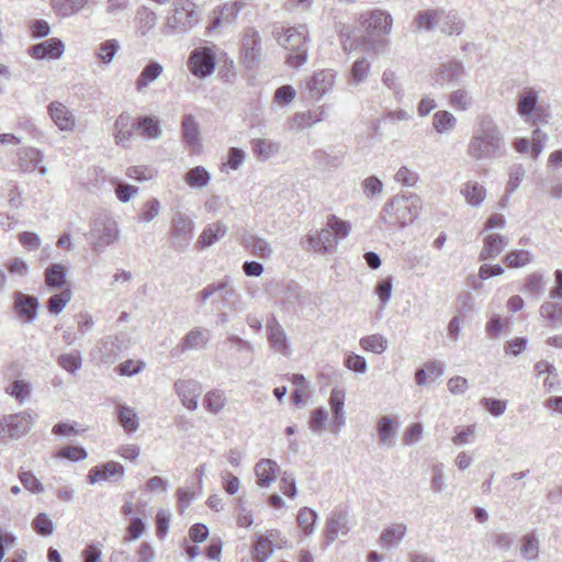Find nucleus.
<instances>
[{"label":"nucleus","instance_id":"nucleus-1","mask_svg":"<svg viewBox=\"0 0 562 562\" xmlns=\"http://www.w3.org/2000/svg\"><path fill=\"white\" fill-rule=\"evenodd\" d=\"M506 153L504 135L490 115H481L467 147V154L474 160L502 157Z\"/></svg>","mask_w":562,"mask_h":562},{"label":"nucleus","instance_id":"nucleus-2","mask_svg":"<svg viewBox=\"0 0 562 562\" xmlns=\"http://www.w3.org/2000/svg\"><path fill=\"white\" fill-rule=\"evenodd\" d=\"M360 25L364 31L362 45L370 53H382L387 46L385 36L391 34L393 18L381 9H373L360 15Z\"/></svg>","mask_w":562,"mask_h":562},{"label":"nucleus","instance_id":"nucleus-3","mask_svg":"<svg viewBox=\"0 0 562 562\" xmlns=\"http://www.w3.org/2000/svg\"><path fill=\"white\" fill-rule=\"evenodd\" d=\"M420 206L422 200L417 194H396L384 204L380 217L390 227H404L418 217Z\"/></svg>","mask_w":562,"mask_h":562},{"label":"nucleus","instance_id":"nucleus-4","mask_svg":"<svg viewBox=\"0 0 562 562\" xmlns=\"http://www.w3.org/2000/svg\"><path fill=\"white\" fill-rule=\"evenodd\" d=\"M273 35L276 36L279 45L289 52L285 58V63L289 66L299 68L306 63L308 56V46L307 29L305 25H300L297 27L290 26L282 29L281 32L279 31V27L276 26L273 30Z\"/></svg>","mask_w":562,"mask_h":562},{"label":"nucleus","instance_id":"nucleus-5","mask_svg":"<svg viewBox=\"0 0 562 562\" xmlns=\"http://www.w3.org/2000/svg\"><path fill=\"white\" fill-rule=\"evenodd\" d=\"M200 22L196 5L191 0H175L172 14L166 20L164 33L169 36L180 35L191 31Z\"/></svg>","mask_w":562,"mask_h":562},{"label":"nucleus","instance_id":"nucleus-6","mask_svg":"<svg viewBox=\"0 0 562 562\" xmlns=\"http://www.w3.org/2000/svg\"><path fill=\"white\" fill-rule=\"evenodd\" d=\"M194 221L186 213L177 211L171 218L170 241L175 250L184 251L193 238Z\"/></svg>","mask_w":562,"mask_h":562},{"label":"nucleus","instance_id":"nucleus-7","mask_svg":"<svg viewBox=\"0 0 562 562\" xmlns=\"http://www.w3.org/2000/svg\"><path fill=\"white\" fill-rule=\"evenodd\" d=\"M92 247L95 251H103L119 238L116 222L111 217H98L93 221L90 232Z\"/></svg>","mask_w":562,"mask_h":562},{"label":"nucleus","instance_id":"nucleus-8","mask_svg":"<svg viewBox=\"0 0 562 562\" xmlns=\"http://www.w3.org/2000/svg\"><path fill=\"white\" fill-rule=\"evenodd\" d=\"M188 67L198 78H206L215 69V54L212 48L203 46L194 48L189 58Z\"/></svg>","mask_w":562,"mask_h":562},{"label":"nucleus","instance_id":"nucleus-9","mask_svg":"<svg viewBox=\"0 0 562 562\" xmlns=\"http://www.w3.org/2000/svg\"><path fill=\"white\" fill-rule=\"evenodd\" d=\"M261 37L252 27L245 30L241 40V57L247 68H254L260 60Z\"/></svg>","mask_w":562,"mask_h":562},{"label":"nucleus","instance_id":"nucleus-10","mask_svg":"<svg viewBox=\"0 0 562 562\" xmlns=\"http://www.w3.org/2000/svg\"><path fill=\"white\" fill-rule=\"evenodd\" d=\"M173 390L187 409L193 412L198 408V398L202 393V386L198 381L192 379L177 380Z\"/></svg>","mask_w":562,"mask_h":562},{"label":"nucleus","instance_id":"nucleus-11","mask_svg":"<svg viewBox=\"0 0 562 562\" xmlns=\"http://www.w3.org/2000/svg\"><path fill=\"white\" fill-rule=\"evenodd\" d=\"M209 340L210 331L207 329L202 327H194L184 335V337L181 339V342L176 348H173L170 353L172 357H179L189 350L202 349L206 346Z\"/></svg>","mask_w":562,"mask_h":562},{"label":"nucleus","instance_id":"nucleus-12","mask_svg":"<svg viewBox=\"0 0 562 562\" xmlns=\"http://www.w3.org/2000/svg\"><path fill=\"white\" fill-rule=\"evenodd\" d=\"M538 91H536L532 88L527 89L519 95V100L517 103V112L526 121L529 120L532 115H536V121L547 123V119L543 117L544 111L541 108H538Z\"/></svg>","mask_w":562,"mask_h":562},{"label":"nucleus","instance_id":"nucleus-13","mask_svg":"<svg viewBox=\"0 0 562 562\" xmlns=\"http://www.w3.org/2000/svg\"><path fill=\"white\" fill-rule=\"evenodd\" d=\"M336 74L331 69H324L315 72L307 82L308 95L319 100L331 91L335 85Z\"/></svg>","mask_w":562,"mask_h":562},{"label":"nucleus","instance_id":"nucleus-14","mask_svg":"<svg viewBox=\"0 0 562 562\" xmlns=\"http://www.w3.org/2000/svg\"><path fill=\"white\" fill-rule=\"evenodd\" d=\"M267 339L273 351L282 356L290 355V340L283 327L280 325L276 317H271L267 322Z\"/></svg>","mask_w":562,"mask_h":562},{"label":"nucleus","instance_id":"nucleus-15","mask_svg":"<svg viewBox=\"0 0 562 562\" xmlns=\"http://www.w3.org/2000/svg\"><path fill=\"white\" fill-rule=\"evenodd\" d=\"M240 245L260 259H269L273 254V248L266 238L249 231H244L240 235Z\"/></svg>","mask_w":562,"mask_h":562},{"label":"nucleus","instance_id":"nucleus-16","mask_svg":"<svg viewBox=\"0 0 562 562\" xmlns=\"http://www.w3.org/2000/svg\"><path fill=\"white\" fill-rule=\"evenodd\" d=\"M32 418L26 413L4 416L1 420L2 431L11 439H18L29 432Z\"/></svg>","mask_w":562,"mask_h":562},{"label":"nucleus","instance_id":"nucleus-17","mask_svg":"<svg viewBox=\"0 0 562 562\" xmlns=\"http://www.w3.org/2000/svg\"><path fill=\"white\" fill-rule=\"evenodd\" d=\"M349 530L348 513L342 509L334 510L326 522L325 546L333 543L340 535H347Z\"/></svg>","mask_w":562,"mask_h":562},{"label":"nucleus","instance_id":"nucleus-18","mask_svg":"<svg viewBox=\"0 0 562 562\" xmlns=\"http://www.w3.org/2000/svg\"><path fill=\"white\" fill-rule=\"evenodd\" d=\"M48 114L61 132H71L76 126L74 113L61 102L53 101L47 106Z\"/></svg>","mask_w":562,"mask_h":562},{"label":"nucleus","instance_id":"nucleus-19","mask_svg":"<svg viewBox=\"0 0 562 562\" xmlns=\"http://www.w3.org/2000/svg\"><path fill=\"white\" fill-rule=\"evenodd\" d=\"M467 72L463 64L459 60H450L439 66L436 71V81L439 85L451 83L459 85L464 81Z\"/></svg>","mask_w":562,"mask_h":562},{"label":"nucleus","instance_id":"nucleus-20","mask_svg":"<svg viewBox=\"0 0 562 562\" xmlns=\"http://www.w3.org/2000/svg\"><path fill=\"white\" fill-rule=\"evenodd\" d=\"M307 249L323 254H333L337 249L338 239L329 227L321 229L316 235H307Z\"/></svg>","mask_w":562,"mask_h":562},{"label":"nucleus","instance_id":"nucleus-21","mask_svg":"<svg viewBox=\"0 0 562 562\" xmlns=\"http://www.w3.org/2000/svg\"><path fill=\"white\" fill-rule=\"evenodd\" d=\"M65 50V45L57 37L48 38L42 43L32 45L29 48V55L35 59H58Z\"/></svg>","mask_w":562,"mask_h":562},{"label":"nucleus","instance_id":"nucleus-22","mask_svg":"<svg viewBox=\"0 0 562 562\" xmlns=\"http://www.w3.org/2000/svg\"><path fill=\"white\" fill-rule=\"evenodd\" d=\"M136 130V123L127 112L121 113L114 123L115 143L123 147H128Z\"/></svg>","mask_w":562,"mask_h":562},{"label":"nucleus","instance_id":"nucleus-23","mask_svg":"<svg viewBox=\"0 0 562 562\" xmlns=\"http://www.w3.org/2000/svg\"><path fill=\"white\" fill-rule=\"evenodd\" d=\"M398 426L400 423L396 416L385 415L380 417L376 424L380 445L386 448L393 447Z\"/></svg>","mask_w":562,"mask_h":562},{"label":"nucleus","instance_id":"nucleus-24","mask_svg":"<svg viewBox=\"0 0 562 562\" xmlns=\"http://www.w3.org/2000/svg\"><path fill=\"white\" fill-rule=\"evenodd\" d=\"M122 479L124 476V467L115 461H109L101 467H93L88 473V480L91 484L100 481H113L114 476Z\"/></svg>","mask_w":562,"mask_h":562},{"label":"nucleus","instance_id":"nucleus-25","mask_svg":"<svg viewBox=\"0 0 562 562\" xmlns=\"http://www.w3.org/2000/svg\"><path fill=\"white\" fill-rule=\"evenodd\" d=\"M14 308L21 317H24L26 322H33L37 316L38 300L30 294L22 292L14 293Z\"/></svg>","mask_w":562,"mask_h":562},{"label":"nucleus","instance_id":"nucleus-26","mask_svg":"<svg viewBox=\"0 0 562 562\" xmlns=\"http://www.w3.org/2000/svg\"><path fill=\"white\" fill-rule=\"evenodd\" d=\"M227 225L223 222H214L205 226L196 240L200 249L209 248L227 234Z\"/></svg>","mask_w":562,"mask_h":562},{"label":"nucleus","instance_id":"nucleus-27","mask_svg":"<svg viewBox=\"0 0 562 562\" xmlns=\"http://www.w3.org/2000/svg\"><path fill=\"white\" fill-rule=\"evenodd\" d=\"M280 468L278 463L271 459H261L255 465V474L257 484L260 487H269L276 480Z\"/></svg>","mask_w":562,"mask_h":562},{"label":"nucleus","instance_id":"nucleus-28","mask_svg":"<svg viewBox=\"0 0 562 562\" xmlns=\"http://www.w3.org/2000/svg\"><path fill=\"white\" fill-rule=\"evenodd\" d=\"M508 245V238L499 234H490L484 238V245L479 259L482 261L497 257Z\"/></svg>","mask_w":562,"mask_h":562},{"label":"nucleus","instance_id":"nucleus-29","mask_svg":"<svg viewBox=\"0 0 562 562\" xmlns=\"http://www.w3.org/2000/svg\"><path fill=\"white\" fill-rule=\"evenodd\" d=\"M443 363L438 360L428 361L424 368L417 369L415 372V381L419 386L426 385L428 382L436 381L443 375Z\"/></svg>","mask_w":562,"mask_h":562},{"label":"nucleus","instance_id":"nucleus-30","mask_svg":"<svg viewBox=\"0 0 562 562\" xmlns=\"http://www.w3.org/2000/svg\"><path fill=\"white\" fill-rule=\"evenodd\" d=\"M235 294V290L229 286L228 279H223L217 282L207 284L203 290L198 293V299L204 304L209 299L214 295L222 296L223 299L231 297Z\"/></svg>","mask_w":562,"mask_h":562},{"label":"nucleus","instance_id":"nucleus-31","mask_svg":"<svg viewBox=\"0 0 562 562\" xmlns=\"http://www.w3.org/2000/svg\"><path fill=\"white\" fill-rule=\"evenodd\" d=\"M181 131L184 142L192 149L200 147V126L192 114H184L182 116Z\"/></svg>","mask_w":562,"mask_h":562},{"label":"nucleus","instance_id":"nucleus-32","mask_svg":"<svg viewBox=\"0 0 562 562\" xmlns=\"http://www.w3.org/2000/svg\"><path fill=\"white\" fill-rule=\"evenodd\" d=\"M43 161V153L34 147H27L19 153L18 166L24 173L33 172Z\"/></svg>","mask_w":562,"mask_h":562},{"label":"nucleus","instance_id":"nucleus-33","mask_svg":"<svg viewBox=\"0 0 562 562\" xmlns=\"http://www.w3.org/2000/svg\"><path fill=\"white\" fill-rule=\"evenodd\" d=\"M467 203L473 207H479L486 198V189L476 181H468L460 189Z\"/></svg>","mask_w":562,"mask_h":562},{"label":"nucleus","instance_id":"nucleus-34","mask_svg":"<svg viewBox=\"0 0 562 562\" xmlns=\"http://www.w3.org/2000/svg\"><path fill=\"white\" fill-rule=\"evenodd\" d=\"M407 531V527L405 524H393L383 529L380 535V544L386 548H393L397 546Z\"/></svg>","mask_w":562,"mask_h":562},{"label":"nucleus","instance_id":"nucleus-35","mask_svg":"<svg viewBox=\"0 0 562 562\" xmlns=\"http://www.w3.org/2000/svg\"><path fill=\"white\" fill-rule=\"evenodd\" d=\"M240 12V4L238 2H227L217 12L207 30L212 32L217 29L222 23L231 24L234 22Z\"/></svg>","mask_w":562,"mask_h":562},{"label":"nucleus","instance_id":"nucleus-36","mask_svg":"<svg viewBox=\"0 0 562 562\" xmlns=\"http://www.w3.org/2000/svg\"><path fill=\"white\" fill-rule=\"evenodd\" d=\"M162 66L157 61L148 63L136 79V90L138 92L147 88L162 74Z\"/></svg>","mask_w":562,"mask_h":562},{"label":"nucleus","instance_id":"nucleus-37","mask_svg":"<svg viewBox=\"0 0 562 562\" xmlns=\"http://www.w3.org/2000/svg\"><path fill=\"white\" fill-rule=\"evenodd\" d=\"M371 64L366 57L358 58L353 61L348 77V83L350 86H359L364 82L369 77Z\"/></svg>","mask_w":562,"mask_h":562},{"label":"nucleus","instance_id":"nucleus-38","mask_svg":"<svg viewBox=\"0 0 562 562\" xmlns=\"http://www.w3.org/2000/svg\"><path fill=\"white\" fill-rule=\"evenodd\" d=\"M443 15L442 10H426L417 13L412 22L415 31H430L438 23L440 16Z\"/></svg>","mask_w":562,"mask_h":562},{"label":"nucleus","instance_id":"nucleus-39","mask_svg":"<svg viewBox=\"0 0 562 562\" xmlns=\"http://www.w3.org/2000/svg\"><path fill=\"white\" fill-rule=\"evenodd\" d=\"M117 419L126 432H134L139 427V419L134 408L126 404L117 405Z\"/></svg>","mask_w":562,"mask_h":562},{"label":"nucleus","instance_id":"nucleus-40","mask_svg":"<svg viewBox=\"0 0 562 562\" xmlns=\"http://www.w3.org/2000/svg\"><path fill=\"white\" fill-rule=\"evenodd\" d=\"M438 22L440 23V30L449 35H460L464 30V21L453 11L447 13L443 11V15L440 16Z\"/></svg>","mask_w":562,"mask_h":562},{"label":"nucleus","instance_id":"nucleus-41","mask_svg":"<svg viewBox=\"0 0 562 562\" xmlns=\"http://www.w3.org/2000/svg\"><path fill=\"white\" fill-rule=\"evenodd\" d=\"M66 267L53 263L45 270V283L52 289H60L66 282Z\"/></svg>","mask_w":562,"mask_h":562},{"label":"nucleus","instance_id":"nucleus-42","mask_svg":"<svg viewBox=\"0 0 562 562\" xmlns=\"http://www.w3.org/2000/svg\"><path fill=\"white\" fill-rule=\"evenodd\" d=\"M184 180L191 188L202 189L210 183L211 175L204 167L196 166L189 169L186 173Z\"/></svg>","mask_w":562,"mask_h":562},{"label":"nucleus","instance_id":"nucleus-43","mask_svg":"<svg viewBox=\"0 0 562 562\" xmlns=\"http://www.w3.org/2000/svg\"><path fill=\"white\" fill-rule=\"evenodd\" d=\"M457 125L456 116L448 111H438L434 114L432 126L439 134H447L454 130Z\"/></svg>","mask_w":562,"mask_h":562},{"label":"nucleus","instance_id":"nucleus-44","mask_svg":"<svg viewBox=\"0 0 562 562\" xmlns=\"http://www.w3.org/2000/svg\"><path fill=\"white\" fill-rule=\"evenodd\" d=\"M136 130L144 137L156 139L161 135L159 121L151 116H143L136 122Z\"/></svg>","mask_w":562,"mask_h":562},{"label":"nucleus","instance_id":"nucleus-45","mask_svg":"<svg viewBox=\"0 0 562 562\" xmlns=\"http://www.w3.org/2000/svg\"><path fill=\"white\" fill-rule=\"evenodd\" d=\"M273 552L272 541L265 536H257L252 558L256 562H266Z\"/></svg>","mask_w":562,"mask_h":562},{"label":"nucleus","instance_id":"nucleus-46","mask_svg":"<svg viewBox=\"0 0 562 562\" xmlns=\"http://www.w3.org/2000/svg\"><path fill=\"white\" fill-rule=\"evenodd\" d=\"M533 259L532 254L529 250L525 249H515L509 251L505 258L504 262L508 268H521L530 263Z\"/></svg>","mask_w":562,"mask_h":562},{"label":"nucleus","instance_id":"nucleus-47","mask_svg":"<svg viewBox=\"0 0 562 562\" xmlns=\"http://www.w3.org/2000/svg\"><path fill=\"white\" fill-rule=\"evenodd\" d=\"M472 103V97L464 88H459L449 94V104L457 111H467Z\"/></svg>","mask_w":562,"mask_h":562},{"label":"nucleus","instance_id":"nucleus-48","mask_svg":"<svg viewBox=\"0 0 562 562\" xmlns=\"http://www.w3.org/2000/svg\"><path fill=\"white\" fill-rule=\"evenodd\" d=\"M203 404L209 412L217 414L224 408L226 396L221 390H212L204 395Z\"/></svg>","mask_w":562,"mask_h":562},{"label":"nucleus","instance_id":"nucleus-49","mask_svg":"<svg viewBox=\"0 0 562 562\" xmlns=\"http://www.w3.org/2000/svg\"><path fill=\"white\" fill-rule=\"evenodd\" d=\"M362 349L380 355L387 348V340L379 334L362 337L359 341Z\"/></svg>","mask_w":562,"mask_h":562},{"label":"nucleus","instance_id":"nucleus-50","mask_svg":"<svg viewBox=\"0 0 562 562\" xmlns=\"http://www.w3.org/2000/svg\"><path fill=\"white\" fill-rule=\"evenodd\" d=\"M52 5L64 18L74 15L85 8L81 0H52Z\"/></svg>","mask_w":562,"mask_h":562},{"label":"nucleus","instance_id":"nucleus-51","mask_svg":"<svg viewBox=\"0 0 562 562\" xmlns=\"http://www.w3.org/2000/svg\"><path fill=\"white\" fill-rule=\"evenodd\" d=\"M317 518V513L312 508L303 507L300 509L297 515V524L305 536H310L313 533Z\"/></svg>","mask_w":562,"mask_h":562},{"label":"nucleus","instance_id":"nucleus-52","mask_svg":"<svg viewBox=\"0 0 562 562\" xmlns=\"http://www.w3.org/2000/svg\"><path fill=\"white\" fill-rule=\"evenodd\" d=\"M57 363L65 371L75 374L82 366V358L79 351L61 353L57 358Z\"/></svg>","mask_w":562,"mask_h":562},{"label":"nucleus","instance_id":"nucleus-53","mask_svg":"<svg viewBox=\"0 0 562 562\" xmlns=\"http://www.w3.org/2000/svg\"><path fill=\"white\" fill-rule=\"evenodd\" d=\"M279 150V145L270 140L257 138L252 140V151L261 160H267Z\"/></svg>","mask_w":562,"mask_h":562},{"label":"nucleus","instance_id":"nucleus-54","mask_svg":"<svg viewBox=\"0 0 562 562\" xmlns=\"http://www.w3.org/2000/svg\"><path fill=\"white\" fill-rule=\"evenodd\" d=\"M120 48L116 40H106L99 44L95 50L97 58L103 64H110Z\"/></svg>","mask_w":562,"mask_h":562},{"label":"nucleus","instance_id":"nucleus-55","mask_svg":"<svg viewBox=\"0 0 562 562\" xmlns=\"http://www.w3.org/2000/svg\"><path fill=\"white\" fill-rule=\"evenodd\" d=\"M520 554L528 561H532L538 558L539 541L535 533H528L521 538Z\"/></svg>","mask_w":562,"mask_h":562},{"label":"nucleus","instance_id":"nucleus-56","mask_svg":"<svg viewBox=\"0 0 562 562\" xmlns=\"http://www.w3.org/2000/svg\"><path fill=\"white\" fill-rule=\"evenodd\" d=\"M120 351L116 339L108 337L102 340L99 347L100 359L103 363H113Z\"/></svg>","mask_w":562,"mask_h":562},{"label":"nucleus","instance_id":"nucleus-57","mask_svg":"<svg viewBox=\"0 0 562 562\" xmlns=\"http://www.w3.org/2000/svg\"><path fill=\"white\" fill-rule=\"evenodd\" d=\"M326 226L331 229L338 240L346 238L351 232V224L334 214L327 217Z\"/></svg>","mask_w":562,"mask_h":562},{"label":"nucleus","instance_id":"nucleus-58","mask_svg":"<svg viewBox=\"0 0 562 562\" xmlns=\"http://www.w3.org/2000/svg\"><path fill=\"white\" fill-rule=\"evenodd\" d=\"M544 283L542 273L533 272L527 277L522 291L530 293L538 300L544 291Z\"/></svg>","mask_w":562,"mask_h":562},{"label":"nucleus","instance_id":"nucleus-59","mask_svg":"<svg viewBox=\"0 0 562 562\" xmlns=\"http://www.w3.org/2000/svg\"><path fill=\"white\" fill-rule=\"evenodd\" d=\"M71 300L70 290H64L57 294L52 295L47 301V308L49 313L58 315L63 312L67 303Z\"/></svg>","mask_w":562,"mask_h":562},{"label":"nucleus","instance_id":"nucleus-60","mask_svg":"<svg viewBox=\"0 0 562 562\" xmlns=\"http://www.w3.org/2000/svg\"><path fill=\"white\" fill-rule=\"evenodd\" d=\"M314 157L318 166L323 169L338 168L342 164L341 155H331L322 149L315 150Z\"/></svg>","mask_w":562,"mask_h":562},{"label":"nucleus","instance_id":"nucleus-61","mask_svg":"<svg viewBox=\"0 0 562 562\" xmlns=\"http://www.w3.org/2000/svg\"><path fill=\"white\" fill-rule=\"evenodd\" d=\"M539 313L542 317L547 318L553 327L562 323V308H558L557 304L552 302L541 304Z\"/></svg>","mask_w":562,"mask_h":562},{"label":"nucleus","instance_id":"nucleus-62","mask_svg":"<svg viewBox=\"0 0 562 562\" xmlns=\"http://www.w3.org/2000/svg\"><path fill=\"white\" fill-rule=\"evenodd\" d=\"M137 20L139 33L146 35L156 25L157 15L153 11L143 8L137 12Z\"/></svg>","mask_w":562,"mask_h":562},{"label":"nucleus","instance_id":"nucleus-63","mask_svg":"<svg viewBox=\"0 0 562 562\" xmlns=\"http://www.w3.org/2000/svg\"><path fill=\"white\" fill-rule=\"evenodd\" d=\"M7 393L23 403L31 394V384L23 380H15L7 387Z\"/></svg>","mask_w":562,"mask_h":562},{"label":"nucleus","instance_id":"nucleus-64","mask_svg":"<svg viewBox=\"0 0 562 562\" xmlns=\"http://www.w3.org/2000/svg\"><path fill=\"white\" fill-rule=\"evenodd\" d=\"M526 170L522 165H514L509 169L508 181L506 186V193H514L520 186L525 178Z\"/></svg>","mask_w":562,"mask_h":562}]
</instances>
